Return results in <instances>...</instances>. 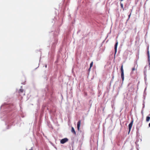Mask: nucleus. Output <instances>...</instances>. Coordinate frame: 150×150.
<instances>
[{
    "instance_id": "f257e3e1",
    "label": "nucleus",
    "mask_w": 150,
    "mask_h": 150,
    "mask_svg": "<svg viewBox=\"0 0 150 150\" xmlns=\"http://www.w3.org/2000/svg\"><path fill=\"white\" fill-rule=\"evenodd\" d=\"M121 77L122 79V81H123L124 79V70L123 69V65H122L121 67Z\"/></svg>"
},
{
    "instance_id": "f03ea898",
    "label": "nucleus",
    "mask_w": 150,
    "mask_h": 150,
    "mask_svg": "<svg viewBox=\"0 0 150 150\" xmlns=\"http://www.w3.org/2000/svg\"><path fill=\"white\" fill-rule=\"evenodd\" d=\"M134 121L133 120H132L131 122H130V123L129 125H128V128H129V132L130 131L131 128L132 127L133 122Z\"/></svg>"
},
{
    "instance_id": "7ed1b4c3",
    "label": "nucleus",
    "mask_w": 150,
    "mask_h": 150,
    "mask_svg": "<svg viewBox=\"0 0 150 150\" xmlns=\"http://www.w3.org/2000/svg\"><path fill=\"white\" fill-rule=\"evenodd\" d=\"M68 141V139L67 138H65L61 139L60 141V143L62 144H64Z\"/></svg>"
},
{
    "instance_id": "20e7f679",
    "label": "nucleus",
    "mask_w": 150,
    "mask_h": 150,
    "mask_svg": "<svg viewBox=\"0 0 150 150\" xmlns=\"http://www.w3.org/2000/svg\"><path fill=\"white\" fill-rule=\"evenodd\" d=\"M118 41H117V40H116V43H115V54H116V53L117 52V45H118Z\"/></svg>"
},
{
    "instance_id": "39448f33",
    "label": "nucleus",
    "mask_w": 150,
    "mask_h": 150,
    "mask_svg": "<svg viewBox=\"0 0 150 150\" xmlns=\"http://www.w3.org/2000/svg\"><path fill=\"white\" fill-rule=\"evenodd\" d=\"M81 123V121L80 120H79L77 122V128L78 131H79L80 129V127Z\"/></svg>"
},
{
    "instance_id": "423d86ee",
    "label": "nucleus",
    "mask_w": 150,
    "mask_h": 150,
    "mask_svg": "<svg viewBox=\"0 0 150 150\" xmlns=\"http://www.w3.org/2000/svg\"><path fill=\"white\" fill-rule=\"evenodd\" d=\"M71 132L73 133V134L75 135H76V132L74 130V128L73 127H71Z\"/></svg>"
},
{
    "instance_id": "0eeeda50",
    "label": "nucleus",
    "mask_w": 150,
    "mask_h": 150,
    "mask_svg": "<svg viewBox=\"0 0 150 150\" xmlns=\"http://www.w3.org/2000/svg\"><path fill=\"white\" fill-rule=\"evenodd\" d=\"M135 66H136V65L135 64L134 67H133V68H132V73H133V71L137 70V67H135Z\"/></svg>"
},
{
    "instance_id": "6e6552de",
    "label": "nucleus",
    "mask_w": 150,
    "mask_h": 150,
    "mask_svg": "<svg viewBox=\"0 0 150 150\" xmlns=\"http://www.w3.org/2000/svg\"><path fill=\"white\" fill-rule=\"evenodd\" d=\"M150 120V117L147 116L146 118V121L148 122Z\"/></svg>"
},
{
    "instance_id": "1a4fd4ad",
    "label": "nucleus",
    "mask_w": 150,
    "mask_h": 150,
    "mask_svg": "<svg viewBox=\"0 0 150 150\" xmlns=\"http://www.w3.org/2000/svg\"><path fill=\"white\" fill-rule=\"evenodd\" d=\"M23 89L20 88L19 89V93H23Z\"/></svg>"
},
{
    "instance_id": "9d476101",
    "label": "nucleus",
    "mask_w": 150,
    "mask_h": 150,
    "mask_svg": "<svg viewBox=\"0 0 150 150\" xmlns=\"http://www.w3.org/2000/svg\"><path fill=\"white\" fill-rule=\"evenodd\" d=\"M93 62H91L90 64V68H91V67H92L93 65Z\"/></svg>"
},
{
    "instance_id": "9b49d317",
    "label": "nucleus",
    "mask_w": 150,
    "mask_h": 150,
    "mask_svg": "<svg viewBox=\"0 0 150 150\" xmlns=\"http://www.w3.org/2000/svg\"><path fill=\"white\" fill-rule=\"evenodd\" d=\"M120 5L121 6V7L122 8H123V4H122V3H120Z\"/></svg>"
},
{
    "instance_id": "f8f14e48",
    "label": "nucleus",
    "mask_w": 150,
    "mask_h": 150,
    "mask_svg": "<svg viewBox=\"0 0 150 150\" xmlns=\"http://www.w3.org/2000/svg\"><path fill=\"white\" fill-rule=\"evenodd\" d=\"M91 68H90V67L88 69V71H90V70H91Z\"/></svg>"
},
{
    "instance_id": "ddd939ff",
    "label": "nucleus",
    "mask_w": 150,
    "mask_h": 150,
    "mask_svg": "<svg viewBox=\"0 0 150 150\" xmlns=\"http://www.w3.org/2000/svg\"><path fill=\"white\" fill-rule=\"evenodd\" d=\"M33 149L31 148V149H30L29 150H33Z\"/></svg>"
},
{
    "instance_id": "4468645a",
    "label": "nucleus",
    "mask_w": 150,
    "mask_h": 150,
    "mask_svg": "<svg viewBox=\"0 0 150 150\" xmlns=\"http://www.w3.org/2000/svg\"><path fill=\"white\" fill-rule=\"evenodd\" d=\"M149 126L150 127V123L149 124Z\"/></svg>"
},
{
    "instance_id": "2eb2a0df",
    "label": "nucleus",
    "mask_w": 150,
    "mask_h": 150,
    "mask_svg": "<svg viewBox=\"0 0 150 150\" xmlns=\"http://www.w3.org/2000/svg\"><path fill=\"white\" fill-rule=\"evenodd\" d=\"M148 54H149V51L148 52Z\"/></svg>"
},
{
    "instance_id": "dca6fc26",
    "label": "nucleus",
    "mask_w": 150,
    "mask_h": 150,
    "mask_svg": "<svg viewBox=\"0 0 150 150\" xmlns=\"http://www.w3.org/2000/svg\"><path fill=\"white\" fill-rule=\"evenodd\" d=\"M130 16V15H129V17Z\"/></svg>"
}]
</instances>
